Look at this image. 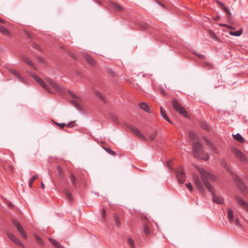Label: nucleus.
Listing matches in <instances>:
<instances>
[{"label":"nucleus","instance_id":"1","mask_svg":"<svg viewBox=\"0 0 248 248\" xmlns=\"http://www.w3.org/2000/svg\"><path fill=\"white\" fill-rule=\"evenodd\" d=\"M196 168L202 176V182L204 186L212 194L213 202L218 204H222L224 202L223 199L220 196H216L212 186L208 181V180H215L216 178L215 176L202 168L199 167H196Z\"/></svg>","mask_w":248,"mask_h":248},{"label":"nucleus","instance_id":"2","mask_svg":"<svg viewBox=\"0 0 248 248\" xmlns=\"http://www.w3.org/2000/svg\"><path fill=\"white\" fill-rule=\"evenodd\" d=\"M193 153L194 157L196 158L205 160L208 159V154L204 152L202 145L198 142H193Z\"/></svg>","mask_w":248,"mask_h":248},{"label":"nucleus","instance_id":"3","mask_svg":"<svg viewBox=\"0 0 248 248\" xmlns=\"http://www.w3.org/2000/svg\"><path fill=\"white\" fill-rule=\"evenodd\" d=\"M193 153L194 157L196 158L205 160L208 159V154L204 152L202 145L198 142H193Z\"/></svg>","mask_w":248,"mask_h":248},{"label":"nucleus","instance_id":"4","mask_svg":"<svg viewBox=\"0 0 248 248\" xmlns=\"http://www.w3.org/2000/svg\"><path fill=\"white\" fill-rule=\"evenodd\" d=\"M171 105L174 109L179 113L183 115L185 117H187L186 111L185 108L180 105L175 99H173L171 101Z\"/></svg>","mask_w":248,"mask_h":248},{"label":"nucleus","instance_id":"5","mask_svg":"<svg viewBox=\"0 0 248 248\" xmlns=\"http://www.w3.org/2000/svg\"><path fill=\"white\" fill-rule=\"evenodd\" d=\"M231 151L233 155L241 161L245 162L247 160V158L245 155L239 149L235 147H232Z\"/></svg>","mask_w":248,"mask_h":248},{"label":"nucleus","instance_id":"6","mask_svg":"<svg viewBox=\"0 0 248 248\" xmlns=\"http://www.w3.org/2000/svg\"><path fill=\"white\" fill-rule=\"evenodd\" d=\"M46 81L56 91L57 93L60 94L63 93V89L60 86V85L49 78L47 79Z\"/></svg>","mask_w":248,"mask_h":248},{"label":"nucleus","instance_id":"7","mask_svg":"<svg viewBox=\"0 0 248 248\" xmlns=\"http://www.w3.org/2000/svg\"><path fill=\"white\" fill-rule=\"evenodd\" d=\"M176 176L180 184H183L185 181V174L182 168L176 170Z\"/></svg>","mask_w":248,"mask_h":248},{"label":"nucleus","instance_id":"8","mask_svg":"<svg viewBox=\"0 0 248 248\" xmlns=\"http://www.w3.org/2000/svg\"><path fill=\"white\" fill-rule=\"evenodd\" d=\"M128 128L133 132L134 133L137 137L139 138L144 140H146V138L141 133V132L136 127L132 125L128 124L127 125Z\"/></svg>","mask_w":248,"mask_h":248},{"label":"nucleus","instance_id":"9","mask_svg":"<svg viewBox=\"0 0 248 248\" xmlns=\"http://www.w3.org/2000/svg\"><path fill=\"white\" fill-rule=\"evenodd\" d=\"M193 181L200 192L202 194H205V190L203 186L200 178L197 176H194Z\"/></svg>","mask_w":248,"mask_h":248},{"label":"nucleus","instance_id":"10","mask_svg":"<svg viewBox=\"0 0 248 248\" xmlns=\"http://www.w3.org/2000/svg\"><path fill=\"white\" fill-rule=\"evenodd\" d=\"M13 223L16 227L17 231L20 233L21 236L24 238H26L27 234L24 232L22 226L20 225L19 222H18L17 220H14L13 221Z\"/></svg>","mask_w":248,"mask_h":248},{"label":"nucleus","instance_id":"11","mask_svg":"<svg viewBox=\"0 0 248 248\" xmlns=\"http://www.w3.org/2000/svg\"><path fill=\"white\" fill-rule=\"evenodd\" d=\"M69 94L70 95V96L74 98V100L71 101L74 106L76 107L78 109H80V106L79 103L80 101L79 97L76 95L74 93L70 91H69Z\"/></svg>","mask_w":248,"mask_h":248},{"label":"nucleus","instance_id":"12","mask_svg":"<svg viewBox=\"0 0 248 248\" xmlns=\"http://www.w3.org/2000/svg\"><path fill=\"white\" fill-rule=\"evenodd\" d=\"M6 234L10 239L12 240L17 245L22 247H24V244L17 238H16L14 234L10 232L7 231Z\"/></svg>","mask_w":248,"mask_h":248},{"label":"nucleus","instance_id":"13","mask_svg":"<svg viewBox=\"0 0 248 248\" xmlns=\"http://www.w3.org/2000/svg\"><path fill=\"white\" fill-rule=\"evenodd\" d=\"M31 76L33 77V78L36 81V82H37L40 85H41L46 92L49 93L50 92L49 88L47 87V86L46 84V83L42 79H41L39 77H38L37 76L35 75L34 74H32V75H31Z\"/></svg>","mask_w":248,"mask_h":248},{"label":"nucleus","instance_id":"14","mask_svg":"<svg viewBox=\"0 0 248 248\" xmlns=\"http://www.w3.org/2000/svg\"><path fill=\"white\" fill-rule=\"evenodd\" d=\"M235 199L239 205L243 209L248 212V203L238 196H235Z\"/></svg>","mask_w":248,"mask_h":248},{"label":"nucleus","instance_id":"15","mask_svg":"<svg viewBox=\"0 0 248 248\" xmlns=\"http://www.w3.org/2000/svg\"><path fill=\"white\" fill-rule=\"evenodd\" d=\"M237 186L243 191H246L247 188L244 183L239 178L235 179Z\"/></svg>","mask_w":248,"mask_h":248},{"label":"nucleus","instance_id":"16","mask_svg":"<svg viewBox=\"0 0 248 248\" xmlns=\"http://www.w3.org/2000/svg\"><path fill=\"white\" fill-rule=\"evenodd\" d=\"M22 60H23V61L24 62L27 63L30 67H32L35 69H36V67H35V65H34V64L32 63V62L26 56H23L22 57Z\"/></svg>","mask_w":248,"mask_h":248},{"label":"nucleus","instance_id":"17","mask_svg":"<svg viewBox=\"0 0 248 248\" xmlns=\"http://www.w3.org/2000/svg\"><path fill=\"white\" fill-rule=\"evenodd\" d=\"M83 58L91 64L93 65L94 63L93 59L86 53H84L82 55Z\"/></svg>","mask_w":248,"mask_h":248},{"label":"nucleus","instance_id":"18","mask_svg":"<svg viewBox=\"0 0 248 248\" xmlns=\"http://www.w3.org/2000/svg\"><path fill=\"white\" fill-rule=\"evenodd\" d=\"M139 107H140V108H141L146 112H149L150 111L149 106L144 102H141L140 103Z\"/></svg>","mask_w":248,"mask_h":248},{"label":"nucleus","instance_id":"19","mask_svg":"<svg viewBox=\"0 0 248 248\" xmlns=\"http://www.w3.org/2000/svg\"><path fill=\"white\" fill-rule=\"evenodd\" d=\"M160 113L162 117L165 119V120L168 123L172 124V122L170 119V118L168 117L167 114H166L165 111L163 109L162 107H160Z\"/></svg>","mask_w":248,"mask_h":248},{"label":"nucleus","instance_id":"20","mask_svg":"<svg viewBox=\"0 0 248 248\" xmlns=\"http://www.w3.org/2000/svg\"><path fill=\"white\" fill-rule=\"evenodd\" d=\"M228 218L230 223L233 222V213L230 208L228 210Z\"/></svg>","mask_w":248,"mask_h":248},{"label":"nucleus","instance_id":"21","mask_svg":"<svg viewBox=\"0 0 248 248\" xmlns=\"http://www.w3.org/2000/svg\"><path fill=\"white\" fill-rule=\"evenodd\" d=\"M242 32H243V29L241 28L237 31H230L229 32V34L232 36H240L242 34Z\"/></svg>","mask_w":248,"mask_h":248},{"label":"nucleus","instance_id":"22","mask_svg":"<svg viewBox=\"0 0 248 248\" xmlns=\"http://www.w3.org/2000/svg\"><path fill=\"white\" fill-rule=\"evenodd\" d=\"M234 139L239 141L240 143H243L245 141V140L244 138L242 137V136L240 134L237 133L235 135H233Z\"/></svg>","mask_w":248,"mask_h":248},{"label":"nucleus","instance_id":"23","mask_svg":"<svg viewBox=\"0 0 248 248\" xmlns=\"http://www.w3.org/2000/svg\"><path fill=\"white\" fill-rule=\"evenodd\" d=\"M111 7L114 10L120 12L123 10V8L119 4L115 3H111Z\"/></svg>","mask_w":248,"mask_h":248},{"label":"nucleus","instance_id":"24","mask_svg":"<svg viewBox=\"0 0 248 248\" xmlns=\"http://www.w3.org/2000/svg\"><path fill=\"white\" fill-rule=\"evenodd\" d=\"M49 241L57 248H62L60 244L56 240L52 238H49Z\"/></svg>","mask_w":248,"mask_h":248},{"label":"nucleus","instance_id":"25","mask_svg":"<svg viewBox=\"0 0 248 248\" xmlns=\"http://www.w3.org/2000/svg\"><path fill=\"white\" fill-rule=\"evenodd\" d=\"M0 31L5 35H9L10 34L9 31L4 26L0 25Z\"/></svg>","mask_w":248,"mask_h":248},{"label":"nucleus","instance_id":"26","mask_svg":"<svg viewBox=\"0 0 248 248\" xmlns=\"http://www.w3.org/2000/svg\"><path fill=\"white\" fill-rule=\"evenodd\" d=\"M208 33H209V36L211 38H213V39H214L215 40H218L217 36L212 31H208Z\"/></svg>","mask_w":248,"mask_h":248},{"label":"nucleus","instance_id":"27","mask_svg":"<svg viewBox=\"0 0 248 248\" xmlns=\"http://www.w3.org/2000/svg\"><path fill=\"white\" fill-rule=\"evenodd\" d=\"M11 72L12 73V74L15 75L19 80H20L21 81H23V79L22 77L21 76V75L17 72H16L15 70H13L11 71Z\"/></svg>","mask_w":248,"mask_h":248},{"label":"nucleus","instance_id":"28","mask_svg":"<svg viewBox=\"0 0 248 248\" xmlns=\"http://www.w3.org/2000/svg\"><path fill=\"white\" fill-rule=\"evenodd\" d=\"M65 194L69 201L72 200V195L69 190L67 189L65 190Z\"/></svg>","mask_w":248,"mask_h":248},{"label":"nucleus","instance_id":"29","mask_svg":"<svg viewBox=\"0 0 248 248\" xmlns=\"http://www.w3.org/2000/svg\"><path fill=\"white\" fill-rule=\"evenodd\" d=\"M157 131H154V132H153L150 135V140H154V139L155 138V137H156L157 135Z\"/></svg>","mask_w":248,"mask_h":248},{"label":"nucleus","instance_id":"30","mask_svg":"<svg viewBox=\"0 0 248 248\" xmlns=\"http://www.w3.org/2000/svg\"><path fill=\"white\" fill-rule=\"evenodd\" d=\"M189 137L192 140H196L197 138V135L193 132L189 133Z\"/></svg>","mask_w":248,"mask_h":248},{"label":"nucleus","instance_id":"31","mask_svg":"<svg viewBox=\"0 0 248 248\" xmlns=\"http://www.w3.org/2000/svg\"><path fill=\"white\" fill-rule=\"evenodd\" d=\"M128 242L132 248H134V242L132 238L129 237L128 239Z\"/></svg>","mask_w":248,"mask_h":248},{"label":"nucleus","instance_id":"32","mask_svg":"<svg viewBox=\"0 0 248 248\" xmlns=\"http://www.w3.org/2000/svg\"><path fill=\"white\" fill-rule=\"evenodd\" d=\"M114 219H115V225H117V226L119 225L120 224V223H121V222H120V219L119 218L118 216L117 215H114Z\"/></svg>","mask_w":248,"mask_h":248},{"label":"nucleus","instance_id":"33","mask_svg":"<svg viewBox=\"0 0 248 248\" xmlns=\"http://www.w3.org/2000/svg\"><path fill=\"white\" fill-rule=\"evenodd\" d=\"M34 237H35V239L37 240V241L39 243H40L41 245L43 244V240L41 239V238L38 235L35 234Z\"/></svg>","mask_w":248,"mask_h":248},{"label":"nucleus","instance_id":"34","mask_svg":"<svg viewBox=\"0 0 248 248\" xmlns=\"http://www.w3.org/2000/svg\"><path fill=\"white\" fill-rule=\"evenodd\" d=\"M144 232L146 235H148L150 233V229L147 225H145L144 226Z\"/></svg>","mask_w":248,"mask_h":248},{"label":"nucleus","instance_id":"35","mask_svg":"<svg viewBox=\"0 0 248 248\" xmlns=\"http://www.w3.org/2000/svg\"><path fill=\"white\" fill-rule=\"evenodd\" d=\"M219 26H221V27H225L228 29H231V30H234V28L231 26H230V25H227V24H223V23H221V24H219Z\"/></svg>","mask_w":248,"mask_h":248},{"label":"nucleus","instance_id":"36","mask_svg":"<svg viewBox=\"0 0 248 248\" xmlns=\"http://www.w3.org/2000/svg\"><path fill=\"white\" fill-rule=\"evenodd\" d=\"M186 188H187L190 192L193 190V187L190 183H187L186 185Z\"/></svg>","mask_w":248,"mask_h":248},{"label":"nucleus","instance_id":"37","mask_svg":"<svg viewBox=\"0 0 248 248\" xmlns=\"http://www.w3.org/2000/svg\"><path fill=\"white\" fill-rule=\"evenodd\" d=\"M102 219L104 221H105L106 219V211L105 209H102Z\"/></svg>","mask_w":248,"mask_h":248},{"label":"nucleus","instance_id":"38","mask_svg":"<svg viewBox=\"0 0 248 248\" xmlns=\"http://www.w3.org/2000/svg\"><path fill=\"white\" fill-rule=\"evenodd\" d=\"M201 126H202L203 128H204V129H206V130H209V126H208V124H207L206 123H203L202 124Z\"/></svg>","mask_w":248,"mask_h":248},{"label":"nucleus","instance_id":"39","mask_svg":"<svg viewBox=\"0 0 248 248\" xmlns=\"http://www.w3.org/2000/svg\"><path fill=\"white\" fill-rule=\"evenodd\" d=\"M70 180L71 182L73 184H75L76 183V178L73 174H71L70 175Z\"/></svg>","mask_w":248,"mask_h":248},{"label":"nucleus","instance_id":"40","mask_svg":"<svg viewBox=\"0 0 248 248\" xmlns=\"http://www.w3.org/2000/svg\"><path fill=\"white\" fill-rule=\"evenodd\" d=\"M39 177V174H36L35 175H34L33 177H32L30 180L31 181V183H33V181L36 179L37 178H38Z\"/></svg>","mask_w":248,"mask_h":248},{"label":"nucleus","instance_id":"41","mask_svg":"<svg viewBox=\"0 0 248 248\" xmlns=\"http://www.w3.org/2000/svg\"><path fill=\"white\" fill-rule=\"evenodd\" d=\"M57 169H58V171L60 175L61 176H62L63 172H62V168L60 166H58L57 168Z\"/></svg>","mask_w":248,"mask_h":248},{"label":"nucleus","instance_id":"42","mask_svg":"<svg viewBox=\"0 0 248 248\" xmlns=\"http://www.w3.org/2000/svg\"><path fill=\"white\" fill-rule=\"evenodd\" d=\"M105 149L108 153L110 154L114 155L115 154V152L110 148H105Z\"/></svg>","mask_w":248,"mask_h":248},{"label":"nucleus","instance_id":"43","mask_svg":"<svg viewBox=\"0 0 248 248\" xmlns=\"http://www.w3.org/2000/svg\"><path fill=\"white\" fill-rule=\"evenodd\" d=\"M223 10H224V11L229 15H231V13L230 12V10L226 7V6H224V8H222Z\"/></svg>","mask_w":248,"mask_h":248},{"label":"nucleus","instance_id":"44","mask_svg":"<svg viewBox=\"0 0 248 248\" xmlns=\"http://www.w3.org/2000/svg\"><path fill=\"white\" fill-rule=\"evenodd\" d=\"M223 10H224V11L229 15H231V13L230 12V10L226 7V6H224V8H222Z\"/></svg>","mask_w":248,"mask_h":248},{"label":"nucleus","instance_id":"45","mask_svg":"<svg viewBox=\"0 0 248 248\" xmlns=\"http://www.w3.org/2000/svg\"><path fill=\"white\" fill-rule=\"evenodd\" d=\"M204 140L208 145L210 146V145H211V141L207 139L206 138L204 137Z\"/></svg>","mask_w":248,"mask_h":248},{"label":"nucleus","instance_id":"46","mask_svg":"<svg viewBox=\"0 0 248 248\" xmlns=\"http://www.w3.org/2000/svg\"><path fill=\"white\" fill-rule=\"evenodd\" d=\"M140 28L142 29H146L147 28V25L146 23H142L140 24Z\"/></svg>","mask_w":248,"mask_h":248},{"label":"nucleus","instance_id":"47","mask_svg":"<svg viewBox=\"0 0 248 248\" xmlns=\"http://www.w3.org/2000/svg\"><path fill=\"white\" fill-rule=\"evenodd\" d=\"M217 3L219 5V6L221 7V8H224L225 5L223 2H222L220 1L217 0Z\"/></svg>","mask_w":248,"mask_h":248},{"label":"nucleus","instance_id":"48","mask_svg":"<svg viewBox=\"0 0 248 248\" xmlns=\"http://www.w3.org/2000/svg\"><path fill=\"white\" fill-rule=\"evenodd\" d=\"M56 124L57 125H58L61 128H63L64 127V126L65 125V123H56Z\"/></svg>","mask_w":248,"mask_h":248},{"label":"nucleus","instance_id":"49","mask_svg":"<svg viewBox=\"0 0 248 248\" xmlns=\"http://www.w3.org/2000/svg\"><path fill=\"white\" fill-rule=\"evenodd\" d=\"M234 223L237 225V226H239L240 225V223H239V220L238 219V218H235L234 220Z\"/></svg>","mask_w":248,"mask_h":248},{"label":"nucleus","instance_id":"50","mask_svg":"<svg viewBox=\"0 0 248 248\" xmlns=\"http://www.w3.org/2000/svg\"><path fill=\"white\" fill-rule=\"evenodd\" d=\"M159 91L160 92V93L163 95H165V90L163 88H160V90H159Z\"/></svg>","mask_w":248,"mask_h":248},{"label":"nucleus","instance_id":"51","mask_svg":"<svg viewBox=\"0 0 248 248\" xmlns=\"http://www.w3.org/2000/svg\"><path fill=\"white\" fill-rule=\"evenodd\" d=\"M112 119L113 120V121L114 122L117 123L118 119H117L116 116H112Z\"/></svg>","mask_w":248,"mask_h":248},{"label":"nucleus","instance_id":"52","mask_svg":"<svg viewBox=\"0 0 248 248\" xmlns=\"http://www.w3.org/2000/svg\"><path fill=\"white\" fill-rule=\"evenodd\" d=\"M97 95L101 99H103V95L100 93H97Z\"/></svg>","mask_w":248,"mask_h":248},{"label":"nucleus","instance_id":"53","mask_svg":"<svg viewBox=\"0 0 248 248\" xmlns=\"http://www.w3.org/2000/svg\"><path fill=\"white\" fill-rule=\"evenodd\" d=\"M73 122L69 123L67 124V126L70 127L73 126Z\"/></svg>","mask_w":248,"mask_h":248},{"label":"nucleus","instance_id":"54","mask_svg":"<svg viewBox=\"0 0 248 248\" xmlns=\"http://www.w3.org/2000/svg\"><path fill=\"white\" fill-rule=\"evenodd\" d=\"M197 56H198L199 58H201V59H203V58L204 57V55H202V54H197Z\"/></svg>","mask_w":248,"mask_h":248},{"label":"nucleus","instance_id":"55","mask_svg":"<svg viewBox=\"0 0 248 248\" xmlns=\"http://www.w3.org/2000/svg\"><path fill=\"white\" fill-rule=\"evenodd\" d=\"M32 183H31V180H30V182H29V186H30V187H32Z\"/></svg>","mask_w":248,"mask_h":248},{"label":"nucleus","instance_id":"56","mask_svg":"<svg viewBox=\"0 0 248 248\" xmlns=\"http://www.w3.org/2000/svg\"><path fill=\"white\" fill-rule=\"evenodd\" d=\"M224 167L226 168V170H227L229 171H230L229 170V167L228 166L226 165L224 166Z\"/></svg>","mask_w":248,"mask_h":248},{"label":"nucleus","instance_id":"57","mask_svg":"<svg viewBox=\"0 0 248 248\" xmlns=\"http://www.w3.org/2000/svg\"><path fill=\"white\" fill-rule=\"evenodd\" d=\"M44 186H45L44 184H43V182H42V183H41V187H42V188H44Z\"/></svg>","mask_w":248,"mask_h":248},{"label":"nucleus","instance_id":"58","mask_svg":"<svg viewBox=\"0 0 248 248\" xmlns=\"http://www.w3.org/2000/svg\"><path fill=\"white\" fill-rule=\"evenodd\" d=\"M38 61L40 62H42L43 61V60L41 58H38Z\"/></svg>","mask_w":248,"mask_h":248},{"label":"nucleus","instance_id":"59","mask_svg":"<svg viewBox=\"0 0 248 248\" xmlns=\"http://www.w3.org/2000/svg\"><path fill=\"white\" fill-rule=\"evenodd\" d=\"M0 22L4 23L3 20L1 18H0Z\"/></svg>","mask_w":248,"mask_h":248},{"label":"nucleus","instance_id":"60","mask_svg":"<svg viewBox=\"0 0 248 248\" xmlns=\"http://www.w3.org/2000/svg\"><path fill=\"white\" fill-rule=\"evenodd\" d=\"M206 64H207V65L208 66H211V64H210V63H206Z\"/></svg>","mask_w":248,"mask_h":248},{"label":"nucleus","instance_id":"61","mask_svg":"<svg viewBox=\"0 0 248 248\" xmlns=\"http://www.w3.org/2000/svg\"><path fill=\"white\" fill-rule=\"evenodd\" d=\"M167 165H168V167H170V164H169V163L168 162H167Z\"/></svg>","mask_w":248,"mask_h":248}]
</instances>
